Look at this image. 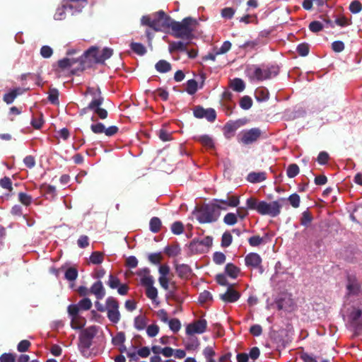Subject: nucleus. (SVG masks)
Returning a JSON list of instances; mask_svg holds the SVG:
<instances>
[{"label":"nucleus","mask_w":362,"mask_h":362,"mask_svg":"<svg viewBox=\"0 0 362 362\" xmlns=\"http://www.w3.org/2000/svg\"><path fill=\"white\" fill-rule=\"evenodd\" d=\"M197 24V21L191 17H186L180 22L175 21L173 24L172 35L176 38L191 40Z\"/></svg>","instance_id":"obj_1"},{"label":"nucleus","mask_w":362,"mask_h":362,"mask_svg":"<svg viewBox=\"0 0 362 362\" xmlns=\"http://www.w3.org/2000/svg\"><path fill=\"white\" fill-rule=\"evenodd\" d=\"M218 209H225L214 204H207L197 209L196 218L200 223H209L216 222L219 216Z\"/></svg>","instance_id":"obj_2"},{"label":"nucleus","mask_w":362,"mask_h":362,"mask_svg":"<svg viewBox=\"0 0 362 362\" xmlns=\"http://www.w3.org/2000/svg\"><path fill=\"white\" fill-rule=\"evenodd\" d=\"M86 93H88L93 96V100L89 103V108L98 117L101 119H105L107 117V111L100 107L104 101V98L102 95L100 88L88 87Z\"/></svg>","instance_id":"obj_3"},{"label":"nucleus","mask_w":362,"mask_h":362,"mask_svg":"<svg viewBox=\"0 0 362 362\" xmlns=\"http://www.w3.org/2000/svg\"><path fill=\"white\" fill-rule=\"evenodd\" d=\"M285 202L286 199L284 198L269 203L260 201L259 214L276 217L281 213V209Z\"/></svg>","instance_id":"obj_4"},{"label":"nucleus","mask_w":362,"mask_h":362,"mask_svg":"<svg viewBox=\"0 0 362 362\" xmlns=\"http://www.w3.org/2000/svg\"><path fill=\"white\" fill-rule=\"evenodd\" d=\"M97 332L95 326L89 327L83 329L79 337L78 347L81 352L85 354L92 345V341Z\"/></svg>","instance_id":"obj_5"},{"label":"nucleus","mask_w":362,"mask_h":362,"mask_svg":"<svg viewBox=\"0 0 362 362\" xmlns=\"http://www.w3.org/2000/svg\"><path fill=\"white\" fill-rule=\"evenodd\" d=\"M106 313L108 320L114 323L117 324L120 321L121 314L119 310V301L112 296H109L106 299Z\"/></svg>","instance_id":"obj_6"},{"label":"nucleus","mask_w":362,"mask_h":362,"mask_svg":"<svg viewBox=\"0 0 362 362\" xmlns=\"http://www.w3.org/2000/svg\"><path fill=\"white\" fill-rule=\"evenodd\" d=\"M279 72V69L276 66H271L270 67L264 69L259 67H255L252 76L258 81H263L277 76Z\"/></svg>","instance_id":"obj_7"},{"label":"nucleus","mask_w":362,"mask_h":362,"mask_svg":"<svg viewBox=\"0 0 362 362\" xmlns=\"http://www.w3.org/2000/svg\"><path fill=\"white\" fill-rule=\"evenodd\" d=\"M262 135V131L259 128H252L249 130L243 131L241 133L240 142L245 145L251 144L257 141Z\"/></svg>","instance_id":"obj_8"},{"label":"nucleus","mask_w":362,"mask_h":362,"mask_svg":"<svg viewBox=\"0 0 362 362\" xmlns=\"http://www.w3.org/2000/svg\"><path fill=\"white\" fill-rule=\"evenodd\" d=\"M194 116L197 118H206L209 122H214L216 118V113L214 109H204L202 106H196L193 111Z\"/></svg>","instance_id":"obj_9"},{"label":"nucleus","mask_w":362,"mask_h":362,"mask_svg":"<svg viewBox=\"0 0 362 362\" xmlns=\"http://www.w3.org/2000/svg\"><path fill=\"white\" fill-rule=\"evenodd\" d=\"M206 327L207 322L206 320L200 319L195 320L187 326L186 334L190 336L194 334H202L206 331Z\"/></svg>","instance_id":"obj_10"},{"label":"nucleus","mask_w":362,"mask_h":362,"mask_svg":"<svg viewBox=\"0 0 362 362\" xmlns=\"http://www.w3.org/2000/svg\"><path fill=\"white\" fill-rule=\"evenodd\" d=\"M344 318L355 328L362 329V309L353 308L350 314Z\"/></svg>","instance_id":"obj_11"},{"label":"nucleus","mask_w":362,"mask_h":362,"mask_svg":"<svg viewBox=\"0 0 362 362\" xmlns=\"http://www.w3.org/2000/svg\"><path fill=\"white\" fill-rule=\"evenodd\" d=\"M262 258L257 253L250 252L245 256V265L248 267L258 269L260 274H262L264 269L262 266Z\"/></svg>","instance_id":"obj_12"},{"label":"nucleus","mask_w":362,"mask_h":362,"mask_svg":"<svg viewBox=\"0 0 362 362\" xmlns=\"http://www.w3.org/2000/svg\"><path fill=\"white\" fill-rule=\"evenodd\" d=\"M214 205L225 207V209H218L220 210H226L228 207H236L240 203V199L238 196H231L227 197L226 199H214Z\"/></svg>","instance_id":"obj_13"},{"label":"nucleus","mask_w":362,"mask_h":362,"mask_svg":"<svg viewBox=\"0 0 362 362\" xmlns=\"http://www.w3.org/2000/svg\"><path fill=\"white\" fill-rule=\"evenodd\" d=\"M220 299L226 303L236 302L240 297V293L235 291L232 285H229L227 291L219 295Z\"/></svg>","instance_id":"obj_14"},{"label":"nucleus","mask_w":362,"mask_h":362,"mask_svg":"<svg viewBox=\"0 0 362 362\" xmlns=\"http://www.w3.org/2000/svg\"><path fill=\"white\" fill-rule=\"evenodd\" d=\"M99 49L96 47H91L85 52L83 55L80 59L81 64H83L86 60L90 62L98 63V58L99 57Z\"/></svg>","instance_id":"obj_15"},{"label":"nucleus","mask_w":362,"mask_h":362,"mask_svg":"<svg viewBox=\"0 0 362 362\" xmlns=\"http://www.w3.org/2000/svg\"><path fill=\"white\" fill-rule=\"evenodd\" d=\"M153 278H145L143 279V286L146 287V296L151 300H155L158 296V291L156 288L153 287Z\"/></svg>","instance_id":"obj_16"},{"label":"nucleus","mask_w":362,"mask_h":362,"mask_svg":"<svg viewBox=\"0 0 362 362\" xmlns=\"http://www.w3.org/2000/svg\"><path fill=\"white\" fill-rule=\"evenodd\" d=\"M155 15L159 16L160 30L168 28H173V24L175 20L172 19L169 16H167L163 11H159L156 12Z\"/></svg>","instance_id":"obj_17"},{"label":"nucleus","mask_w":362,"mask_h":362,"mask_svg":"<svg viewBox=\"0 0 362 362\" xmlns=\"http://www.w3.org/2000/svg\"><path fill=\"white\" fill-rule=\"evenodd\" d=\"M90 293L95 296L96 298L100 300L105 296V290L100 281L95 282L90 288Z\"/></svg>","instance_id":"obj_18"},{"label":"nucleus","mask_w":362,"mask_h":362,"mask_svg":"<svg viewBox=\"0 0 362 362\" xmlns=\"http://www.w3.org/2000/svg\"><path fill=\"white\" fill-rule=\"evenodd\" d=\"M74 5L70 4L69 1H66L61 7H59L56 13H54V18L57 21H62L65 18V12L69 9L72 10Z\"/></svg>","instance_id":"obj_19"},{"label":"nucleus","mask_w":362,"mask_h":362,"mask_svg":"<svg viewBox=\"0 0 362 362\" xmlns=\"http://www.w3.org/2000/svg\"><path fill=\"white\" fill-rule=\"evenodd\" d=\"M189 45V42L185 43L181 41L177 42H169V52L170 53H173L175 52H187V46Z\"/></svg>","instance_id":"obj_20"},{"label":"nucleus","mask_w":362,"mask_h":362,"mask_svg":"<svg viewBox=\"0 0 362 362\" xmlns=\"http://www.w3.org/2000/svg\"><path fill=\"white\" fill-rule=\"evenodd\" d=\"M175 271L180 278H188L192 273L190 267L185 264H176Z\"/></svg>","instance_id":"obj_21"},{"label":"nucleus","mask_w":362,"mask_h":362,"mask_svg":"<svg viewBox=\"0 0 362 362\" xmlns=\"http://www.w3.org/2000/svg\"><path fill=\"white\" fill-rule=\"evenodd\" d=\"M247 181L252 183H257L266 180V173L264 172H252L247 175Z\"/></svg>","instance_id":"obj_22"},{"label":"nucleus","mask_w":362,"mask_h":362,"mask_svg":"<svg viewBox=\"0 0 362 362\" xmlns=\"http://www.w3.org/2000/svg\"><path fill=\"white\" fill-rule=\"evenodd\" d=\"M196 141H199L202 146L208 148H214V143L211 137L208 135H202L195 137Z\"/></svg>","instance_id":"obj_23"},{"label":"nucleus","mask_w":362,"mask_h":362,"mask_svg":"<svg viewBox=\"0 0 362 362\" xmlns=\"http://www.w3.org/2000/svg\"><path fill=\"white\" fill-rule=\"evenodd\" d=\"M189 248L193 254H202L207 252L202 244H200L198 239L193 240L189 243Z\"/></svg>","instance_id":"obj_24"},{"label":"nucleus","mask_w":362,"mask_h":362,"mask_svg":"<svg viewBox=\"0 0 362 362\" xmlns=\"http://www.w3.org/2000/svg\"><path fill=\"white\" fill-rule=\"evenodd\" d=\"M41 192L47 197L54 199L56 197V187L52 185L42 184L40 187Z\"/></svg>","instance_id":"obj_25"},{"label":"nucleus","mask_w":362,"mask_h":362,"mask_svg":"<svg viewBox=\"0 0 362 362\" xmlns=\"http://www.w3.org/2000/svg\"><path fill=\"white\" fill-rule=\"evenodd\" d=\"M21 93V88H18L13 89L9 93H5L4 95L3 100L6 104H11L16 98V97Z\"/></svg>","instance_id":"obj_26"},{"label":"nucleus","mask_w":362,"mask_h":362,"mask_svg":"<svg viewBox=\"0 0 362 362\" xmlns=\"http://www.w3.org/2000/svg\"><path fill=\"white\" fill-rule=\"evenodd\" d=\"M155 68L159 73H167L172 69L171 64L166 60H159L155 65Z\"/></svg>","instance_id":"obj_27"},{"label":"nucleus","mask_w":362,"mask_h":362,"mask_svg":"<svg viewBox=\"0 0 362 362\" xmlns=\"http://www.w3.org/2000/svg\"><path fill=\"white\" fill-rule=\"evenodd\" d=\"M240 269L232 263H228L225 267V272L233 279H236Z\"/></svg>","instance_id":"obj_28"},{"label":"nucleus","mask_w":362,"mask_h":362,"mask_svg":"<svg viewBox=\"0 0 362 362\" xmlns=\"http://www.w3.org/2000/svg\"><path fill=\"white\" fill-rule=\"evenodd\" d=\"M255 98L259 102L267 100L269 98V90L264 88H257L255 91Z\"/></svg>","instance_id":"obj_29"},{"label":"nucleus","mask_w":362,"mask_h":362,"mask_svg":"<svg viewBox=\"0 0 362 362\" xmlns=\"http://www.w3.org/2000/svg\"><path fill=\"white\" fill-rule=\"evenodd\" d=\"M260 201L255 197H251L246 201V208L250 210H255L259 214Z\"/></svg>","instance_id":"obj_30"},{"label":"nucleus","mask_w":362,"mask_h":362,"mask_svg":"<svg viewBox=\"0 0 362 362\" xmlns=\"http://www.w3.org/2000/svg\"><path fill=\"white\" fill-rule=\"evenodd\" d=\"M113 50L110 48L105 47L101 52H99V57L98 58V64H103L105 61L111 57Z\"/></svg>","instance_id":"obj_31"},{"label":"nucleus","mask_w":362,"mask_h":362,"mask_svg":"<svg viewBox=\"0 0 362 362\" xmlns=\"http://www.w3.org/2000/svg\"><path fill=\"white\" fill-rule=\"evenodd\" d=\"M78 62V60L75 59L64 58L58 61V66L61 69L64 70L70 68Z\"/></svg>","instance_id":"obj_32"},{"label":"nucleus","mask_w":362,"mask_h":362,"mask_svg":"<svg viewBox=\"0 0 362 362\" xmlns=\"http://www.w3.org/2000/svg\"><path fill=\"white\" fill-rule=\"evenodd\" d=\"M346 288L349 294H356L359 291L358 282L355 279H349Z\"/></svg>","instance_id":"obj_33"},{"label":"nucleus","mask_w":362,"mask_h":362,"mask_svg":"<svg viewBox=\"0 0 362 362\" xmlns=\"http://www.w3.org/2000/svg\"><path fill=\"white\" fill-rule=\"evenodd\" d=\"M134 327L137 330H143L146 327V318L144 315H138L134 318Z\"/></svg>","instance_id":"obj_34"},{"label":"nucleus","mask_w":362,"mask_h":362,"mask_svg":"<svg viewBox=\"0 0 362 362\" xmlns=\"http://www.w3.org/2000/svg\"><path fill=\"white\" fill-rule=\"evenodd\" d=\"M86 325V320L82 317H73L71 321V327L74 329H80Z\"/></svg>","instance_id":"obj_35"},{"label":"nucleus","mask_w":362,"mask_h":362,"mask_svg":"<svg viewBox=\"0 0 362 362\" xmlns=\"http://www.w3.org/2000/svg\"><path fill=\"white\" fill-rule=\"evenodd\" d=\"M164 252L169 257H175L180 254V248L177 244L168 245L165 247Z\"/></svg>","instance_id":"obj_36"},{"label":"nucleus","mask_w":362,"mask_h":362,"mask_svg":"<svg viewBox=\"0 0 362 362\" xmlns=\"http://www.w3.org/2000/svg\"><path fill=\"white\" fill-rule=\"evenodd\" d=\"M231 87L236 92H242L245 89V85L241 78H235L231 82Z\"/></svg>","instance_id":"obj_37"},{"label":"nucleus","mask_w":362,"mask_h":362,"mask_svg":"<svg viewBox=\"0 0 362 362\" xmlns=\"http://www.w3.org/2000/svg\"><path fill=\"white\" fill-rule=\"evenodd\" d=\"M161 221L158 217H153L150 220L149 226H150V230L153 233H156L159 232L161 228Z\"/></svg>","instance_id":"obj_38"},{"label":"nucleus","mask_w":362,"mask_h":362,"mask_svg":"<svg viewBox=\"0 0 362 362\" xmlns=\"http://www.w3.org/2000/svg\"><path fill=\"white\" fill-rule=\"evenodd\" d=\"M130 47L134 53L140 56L145 54L146 52V47L141 43L132 42L130 45Z\"/></svg>","instance_id":"obj_39"},{"label":"nucleus","mask_w":362,"mask_h":362,"mask_svg":"<svg viewBox=\"0 0 362 362\" xmlns=\"http://www.w3.org/2000/svg\"><path fill=\"white\" fill-rule=\"evenodd\" d=\"M300 172L299 167L296 163L290 164L286 170V175L289 178H293L298 175Z\"/></svg>","instance_id":"obj_40"},{"label":"nucleus","mask_w":362,"mask_h":362,"mask_svg":"<svg viewBox=\"0 0 362 362\" xmlns=\"http://www.w3.org/2000/svg\"><path fill=\"white\" fill-rule=\"evenodd\" d=\"M103 259V254L100 252H93L90 256V261L94 264H101Z\"/></svg>","instance_id":"obj_41"},{"label":"nucleus","mask_w":362,"mask_h":362,"mask_svg":"<svg viewBox=\"0 0 362 362\" xmlns=\"http://www.w3.org/2000/svg\"><path fill=\"white\" fill-rule=\"evenodd\" d=\"M48 100L52 104H59V91L57 88H51L49 90Z\"/></svg>","instance_id":"obj_42"},{"label":"nucleus","mask_w":362,"mask_h":362,"mask_svg":"<svg viewBox=\"0 0 362 362\" xmlns=\"http://www.w3.org/2000/svg\"><path fill=\"white\" fill-rule=\"evenodd\" d=\"M296 51L300 56L305 57L309 53L310 46L305 42L300 43L297 46Z\"/></svg>","instance_id":"obj_43"},{"label":"nucleus","mask_w":362,"mask_h":362,"mask_svg":"<svg viewBox=\"0 0 362 362\" xmlns=\"http://www.w3.org/2000/svg\"><path fill=\"white\" fill-rule=\"evenodd\" d=\"M78 276V271L74 267H69L65 272V279L72 281L76 279Z\"/></svg>","instance_id":"obj_44"},{"label":"nucleus","mask_w":362,"mask_h":362,"mask_svg":"<svg viewBox=\"0 0 362 362\" xmlns=\"http://www.w3.org/2000/svg\"><path fill=\"white\" fill-rule=\"evenodd\" d=\"M197 90V82L194 79L188 80L186 91L189 95H194Z\"/></svg>","instance_id":"obj_45"},{"label":"nucleus","mask_w":362,"mask_h":362,"mask_svg":"<svg viewBox=\"0 0 362 362\" xmlns=\"http://www.w3.org/2000/svg\"><path fill=\"white\" fill-rule=\"evenodd\" d=\"M252 105V100L248 95L243 96L240 100V106L243 110H249Z\"/></svg>","instance_id":"obj_46"},{"label":"nucleus","mask_w":362,"mask_h":362,"mask_svg":"<svg viewBox=\"0 0 362 362\" xmlns=\"http://www.w3.org/2000/svg\"><path fill=\"white\" fill-rule=\"evenodd\" d=\"M223 222L228 226H233L238 222L237 215L233 213H228L223 218Z\"/></svg>","instance_id":"obj_47"},{"label":"nucleus","mask_w":362,"mask_h":362,"mask_svg":"<svg viewBox=\"0 0 362 362\" xmlns=\"http://www.w3.org/2000/svg\"><path fill=\"white\" fill-rule=\"evenodd\" d=\"M233 237L230 232L226 231L222 235L221 238V246L223 247H227L230 245L232 243Z\"/></svg>","instance_id":"obj_48"},{"label":"nucleus","mask_w":362,"mask_h":362,"mask_svg":"<svg viewBox=\"0 0 362 362\" xmlns=\"http://www.w3.org/2000/svg\"><path fill=\"white\" fill-rule=\"evenodd\" d=\"M168 323L170 330L175 333L177 332L181 328V322L177 318L171 319Z\"/></svg>","instance_id":"obj_49"},{"label":"nucleus","mask_w":362,"mask_h":362,"mask_svg":"<svg viewBox=\"0 0 362 362\" xmlns=\"http://www.w3.org/2000/svg\"><path fill=\"white\" fill-rule=\"evenodd\" d=\"M184 226L180 221H175L171 226V231L175 235H180L183 233Z\"/></svg>","instance_id":"obj_50"},{"label":"nucleus","mask_w":362,"mask_h":362,"mask_svg":"<svg viewBox=\"0 0 362 362\" xmlns=\"http://www.w3.org/2000/svg\"><path fill=\"white\" fill-rule=\"evenodd\" d=\"M18 199L25 206H29L32 202V197L24 192L18 194Z\"/></svg>","instance_id":"obj_51"},{"label":"nucleus","mask_w":362,"mask_h":362,"mask_svg":"<svg viewBox=\"0 0 362 362\" xmlns=\"http://www.w3.org/2000/svg\"><path fill=\"white\" fill-rule=\"evenodd\" d=\"M78 305L81 310H88L92 307V302L88 298H84L78 302Z\"/></svg>","instance_id":"obj_52"},{"label":"nucleus","mask_w":362,"mask_h":362,"mask_svg":"<svg viewBox=\"0 0 362 362\" xmlns=\"http://www.w3.org/2000/svg\"><path fill=\"white\" fill-rule=\"evenodd\" d=\"M288 201L293 208H298L300 206V196L296 193L291 194L288 198Z\"/></svg>","instance_id":"obj_53"},{"label":"nucleus","mask_w":362,"mask_h":362,"mask_svg":"<svg viewBox=\"0 0 362 362\" xmlns=\"http://www.w3.org/2000/svg\"><path fill=\"white\" fill-rule=\"evenodd\" d=\"M125 341V334L123 332H119L117 333V334L112 337V343L114 345H120L124 344Z\"/></svg>","instance_id":"obj_54"},{"label":"nucleus","mask_w":362,"mask_h":362,"mask_svg":"<svg viewBox=\"0 0 362 362\" xmlns=\"http://www.w3.org/2000/svg\"><path fill=\"white\" fill-rule=\"evenodd\" d=\"M0 186L6 189H8L10 192L13 190L12 182L8 177H4L0 180Z\"/></svg>","instance_id":"obj_55"},{"label":"nucleus","mask_w":362,"mask_h":362,"mask_svg":"<svg viewBox=\"0 0 362 362\" xmlns=\"http://www.w3.org/2000/svg\"><path fill=\"white\" fill-rule=\"evenodd\" d=\"M213 297L211 293L208 291H204L199 294V302L200 303H205L206 302L212 300Z\"/></svg>","instance_id":"obj_56"},{"label":"nucleus","mask_w":362,"mask_h":362,"mask_svg":"<svg viewBox=\"0 0 362 362\" xmlns=\"http://www.w3.org/2000/svg\"><path fill=\"white\" fill-rule=\"evenodd\" d=\"M163 257L160 252L151 253L148 255V261L154 264H160Z\"/></svg>","instance_id":"obj_57"},{"label":"nucleus","mask_w":362,"mask_h":362,"mask_svg":"<svg viewBox=\"0 0 362 362\" xmlns=\"http://www.w3.org/2000/svg\"><path fill=\"white\" fill-rule=\"evenodd\" d=\"M107 284L112 289L117 288L121 284L119 279L112 274L109 276Z\"/></svg>","instance_id":"obj_58"},{"label":"nucleus","mask_w":362,"mask_h":362,"mask_svg":"<svg viewBox=\"0 0 362 362\" xmlns=\"http://www.w3.org/2000/svg\"><path fill=\"white\" fill-rule=\"evenodd\" d=\"M30 346H31V343L28 340L23 339V340H21L18 344L17 350L19 352H25L29 349Z\"/></svg>","instance_id":"obj_59"},{"label":"nucleus","mask_w":362,"mask_h":362,"mask_svg":"<svg viewBox=\"0 0 362 362\" xmlns=\"http://www.w3.org/2000/svg\"><path fill=\"white\" fill-rule=\"evenodd\" d=\"M226 255L221 252H216L213 255V260L216 264H222L226 261Z\"/></svg>","instance_id":"obj_60"},{"label":"nucleus","mask_w":362,"mask_h":362,"mask_svg":"<svg viewBox=\"0 0 362 362\" xmlns=\"http://www.w3.org/2000/svg\"><path fill=\"white\" fill-rule=\"evenodd\" d=\"M235 9L231 7H226L221 10V16L226 19H231L235 14Z\"/></svg>","instance_id":"obj_61"},{"label":"nucleus","mask_w":362,"mask_h":362,"mask_svg":"<svg viewBox=\"0 0 362 362\" xmlns=\"http://www.w3.org/2000/svg\"><path fill=\"white\" fill-rule=\"evenodd\" d=\"M313 220L312 215L308 211L303 212L302 217L300 218V224L307 226L311 223Z\"/></svg>","instance_id":"obj_62"},{"label":"nucleus","mask_w":362,"mask_h":362,"mask_svg":"<svg viewBox=\"0 0 362 362\" xmlns=\"http://www.w3.org/2000/svg\"><path fill=\"white\" fill-rule=\"evenodd\" d=\"M362 9V5L358 0L353 1L349 5V11L353 13H358Z\"/></svg>","instance_id":"obj_63"},{"label":"nucleus","mask_w":362,"mask_h":362,"mask_svg":"<svg viewBox=\"0 0 362 362\" xmlns=\"http://www.w3.org/2000/svg\"><path fill=\"white\" fill-rule=\"evenodd\" d=\"M16 356L11 353H4L0 356V362H15Z\"/></svg>","instance_id":"obj_64"}]
</instances>
